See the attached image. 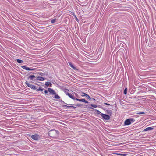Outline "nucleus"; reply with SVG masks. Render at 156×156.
I'll list each match as a JSON object with an SVG mask.
<instances>
[{"mask_svg": "<svg viewBox=\"0 0 156 156\" xmlns=\"http://www.w3.org/2000/svg\"><path fill=\"white\" fill-rule=\"evenodd\" d=\"M49 134L50 136L55 137L57 136L58 132L55 130H51L49 132Z\"/></svg>", "mask_w": 156, "mask_h": 156, "instance_id": "obj_1", "label": "nucleus"}, {"mask_svg": "<svg viewBox=\"0 0 156 156\" xmlns=\"http://www.w3.org/2000/svg\"><path fill=\"white\" fill-rule=\"evenodd\" d=\"M134 120L133 118L125 120V124L126 125H128L131 124V122H134Z\"/></svg>", "mask_w": 156, "mask_h": 156, "instance_id": "obj_2", "label": "nucleus"}, {"mask_svg": "<svg viewBox=\"0 0 156 156\" xmlns=\"http://www.w3.org/2000/svg\"><path fill=\"white\" fill-rule=\"evenodd\" d=\"M25 83L29 87L31 88L32 89H36L37 88H36V86L32 85L31 84H30V83H29L28 82L26 81Z\"/></svg>", "mask_w": 156, "mask_h": 156, "instance_id": "obj_3", "label": "nucleus"}, {"mask_svg": "<svg viewBox=\"0 0 156 156\" xmlns=\"http://www.w3.org/2000/svg\"><path fill=\"white\" fill-rule=\"evenodd\" d=\"M101 117L105 120H108L110 119V117L109 115L103 113H101Z\"/></svg>", "mask_w": 156, "mask_h": 156, "instance_id": "obj_4", "label": "nucleus"}, {"mask_svg": "<svg viewBox=\"0 0 156 156\" xmlns=\"http://www.w3.org/2000/svg\"><path fill=\"white\" fill-rule=\"evenodd\" d=\"M21 67L23 69L27 70L33 71L34 70V69L33 68H30L24 66H21Z\"/></svg>", "mask_w": 156, "mask_h": 156, "instance_id": "obj_5", "label": "nucleus"}, {"mask_svg": "<svg viewBox=\"0 0 156 156\" xmlns=\"http://www.w3.org/2000/svg\"><path fill=\"white\" fill-rule=\"evenodd\" d=\"M31 137L34 140H37L39 138V136L35 134L34 135H32L31 136Z\"/></svg>", "mask_w": 156, "mask_h": 156, "instance_id": "obj_6", "label": "nucleus"}, {"mask_svg": "<svg viewBox=\"0 0 156 156\" xmlns=\"http://www.w3.org/2000/svg\"><path fill=\"white\" fill-rule=\"evenodd\" d=\"M48 91L52 94H55L56 93L51 88H48Z\"/></svg>", "mask_w": 156, "mask_h": 156, "instance_id": "obj_7", "label": "nucleus"}, {"mask_svg": "<svg viewBox=\"0 0 156 156\" xmlns=\"http://www.w3.org/2000/svg\"><path fill=\"white\" fill-rule=\"evenodd\" d=\"M75 100H76L78 101H80V102H84L85 103H88V102L87 101L85 100L84 99H78L76 98Z\"/></svg>", "mask_w": 156, "mask_h": 156, "instance_id": "obj_8", "label": "nucleus"}, {"mask_svg": "<svg viewBox=\"0 0 156 156\" xmlns=\"http://www.w3.org/2000/svg\"><path fill=\"white\" fill-rule=\"evenodd\" d=\"M37 79L38 80L42 81L44 80V78L42 77L39 76L37 78Z\"/></svg>", "mask_w": 156, "mask_h": 156, "instance_id": "obj_9", "label": "nucleus"}, {"mask_svg": "<svg viewBox=\"0 0 156 156\" xmlns=\"http://www.w3.org/2000/svg\"><path fill=\"white\" fill-rule=\"evenodd\" d=\"M153 129V128L151 127H149L148 128H147L144 129V131H146L149 130H152Z\"/></svg>", "mask_w": 156, "mask_h": 156, "instance_id": "obj_10", "label": "nucleus"}, {"mask_svg": "<svg viewBox=\"0 0 156 156\" xmlns=\"http://www.w3.org/2000/svg\"><path fill=\"white\" fill-rule=\"evenodd\" d=\"M68 95L70 98H71L72 99H73V100H75L76 99V98H75L74 97H73L72 94H70V93H69Z\"/></svg>", "mask_w": 156, "mask_h": 156, "instance_id": "obj_11", "label": "nucleus"}, {"mask_svg": "<svg viewBox=\"0 0 156 156\" xmlns=\"http://www.w3.org/2000/svg\"><path fill=\"white\" fill-rule=\"evenodd\" d=\"M50 85V87H51V85H52V84L51 83L49 82H46L45 83V85L47 86V87H48L49 85Z\"/></svg>", "mask_w": 156, "mask_h": 156, "instance_id": "obj_12", "label": "nucleus"}, {"mask_svg": "<svg viewBox=\"0 0 156 156\" xmlns=\"http://www.w3.org/2000/svg\"><path fill=\"white\" fill-rule=\"evenodd\" d=\"M69 64L70 66L73 69H76V68L72 64V63L71 62H69Z\"/></svg>", "mask_w": 156, "mask_h": 156, "instance_id": "obj_13", "label": "nucleus"}, {"mask_svg": "<svg viewBox=\"0 0 156 156\" xmlns=\"http://www.w3.org/2000/svg\"><path fill=\"white\" fill-rule=\"evenodd\" d=\"M35 77V76L34 75H30L28 77V78H30L31 80H33V78Z\"/></svg>", "mask_w": 156, "mask_h": 156, "instance_id": "obj_14", "label": "nucleus"}, {"mask_svg": "<svg viewBox=\"0 0 156 156\" xmlns=\"http://www.w3.org/2000/svg\"><path fill=\"white\" fill-rule=\"evenodd\" d=\"M17 62L19 63H22L23 62V60L19 59H17Z\"/></svg>", "mask_w": 156, "mask_h": 156, "instance_id": "obj_15", "label": "nucleus"}, {"mask_svg": "<svg viewBox=\"0 0 156 156\" xmlns=\"http://www.w3.org/2000/svg\"><path fill=\"white\" fill-rule=\"evenodd\" d=\"M68 91H69V90L67 89H65L64 90L65 93L67 95H68L69 93L68 92Z\"/></svg>", "mask_w": 156, "mask_h": 156, "instance_id": "obj_16", "label": "nucleus"}, {"mask_svg": "<svg viewBox=\"0 0 156 156\" xmlns=\"http://www.w3.org/2000/svg\"><path fill=\"white\" fill-rule=\"evenodd\" d=\"M56 19H54L51 21V23H53L56 22Z\"/></svg>", "mask_w": 156, "mask_h": 156, "instance_id": "obj_17", "label": "nucleus"}, {"mask_svg": "<svg viewBox=\"0 0 156 156\" xmlns=\"http://www.w3.org/2000/svg\"><path fill=\"white\" fill-rule=\"evenodd\" d=\"M127 88H126L124 90V94H126L127 93Z\"/></svg>", "mask_w": 156, "mask_h": 156, "instance_id": "obj_18", "label": "nucleus"}, {"mask_svg": "<svg viewBox=\"0 0 156 156\" xmlns=\"http://www.w3.org/2000/svg\"><path fill=\"white\" fill-rule=\"evenodd\" d=\"M91 106L94 108H96L97 107V105L95 104H91Z\"/></svg>", "mask_w": 156, "mask_h": 156, "instance_id": "obj_19", "label": "nucleus"}, {"mask_svg": "<svg viewBox=\"0 0 156 156\" xmlns=\"http://www.w3.org/2000/svg\"><path fill=\"white\" fill-rule=\"evenodd\" d=\"M55 98L56 99H59L60 98V97L58 95H56L55 96Z\"/></svg>", "mask_w": 156, "mask_h": 156, "instance_id": "obj_20", "label": "nucleus"}, {"mask_svg": "<svg viewBox=\"0 0 156 156\" xmlns=\"http://www.w3.org/2000/svg\"><path fill=\"white\" fill-rule=\"evenodd\" d=\"M37 91H42L43 90V89L40 88V87H39V88H38V89H37Z\"/></svg>", "mask_w": 156, "mask_h": 156, "instance_id": "obj_21", "label": "nucleus"}, {"mask_svg": "<svg viewBox=\"0 0 156 156\" xmlns=\"http://www.w3.org/2000/svg\"><path fill=\"white\" fill-rule=\"evenodd\" d=\"M87 95V94H86V93H82V95L81 96H86Z\"/></svg>", "mask_w": 156, "mask_h": 156, "instance_id": "obj_22", "label": "nucleus"}, {"mask_svg": "<svg viewBox=\"0 0 156 156\" xmlns=\"http://www.w3.org/2000/svg\"><path fill=\"white\" fill-rule=\"evenodd\" d=\"M87 98L89 99H90L91 98L87 94L86 96Z\"/></svg>", "mask_w": 156, "mask_h": 156, "instance_id": "obj_23", "label": "nucleus"}, {"mask_svg": "<svg viewBox=\"0 0 156 156\" xmlns=\"http://www.w3.org/2000/svg\"><path fill=\"white\" fill-rule=\"evenodd\" d=\"M145 113L144 112H138L136 113L137 114L140 115L142 114H145Z\"/></svg>", "mask_w": 156, "mask_h": 156, "instance_id": "obj_24", "label": "nucleus"}, {"mask_svg": "<svg viewBox=\"0 0 156 156\" xmlns=\"http://www.w3.org/2000/svg\"><path fill=\"white\" fill-rule=\"evenodd\" d=\"M128 155V154H122L121 155L126 156H127Z\"/></svg>", "mask_w": 156, "mask_h": 156, "instance_id": "obj_25", "label": "nucleus"}, {"mask_svg": "<svg viewBox=\"0 0 156 156\" xmlns=\"http://www.w3.org/2000/svg\"><path fill=\"white\" fill-rule=\"evenodd\" d=\"M40 75H41V76H44V74L43 73H40Z\"/></svg>", "mask_w": 156, "mask_h": 156, "instance_id": "obj_26", "label": "nucleus"}, {"mask_svg": "<svg viewBox=\"0 0 156 156\" xmlns=\"http://www.w3.org/2000/svg\"><path fill=\"white\" fill-rule=\"evenodd\" d=\"M44 93H45V94H47L48 93V91L47 90H45L44 91Z\"/></svg>", "mask_w": 156, "mask_h": 156, "instance_id": "obj_27", "label": "nucleus"}, {"mask_svg": "<svg viewBox=\"0 0 156 156\" xmlns=\"http://www.w3.org/2000/svg\"><path fill=\"white\" fill-rule=\"evenodd\" d=\"M117 154L118 155H121L122 154L120 153H119L117 154Z\"/></svg>", "mask_w": 156, "mask_h": 156, "instance_id": "obj_28", "label": "nucleus"}, {"mask_svg": "<svg viewBox=\"0 0 156 156\" xmlns=\"http://www.w3.org/2000/svg\"><path fill=\"white\" fill-rule=\"evenodd\" d=\"M104 104H105V105H110L109 104H108V103H104Z\"/></svg>", "mask_w": 156, "mask_h": 156, "instance_id": "obj_29", "label": "nucleus"}, {"mask_svg": "<svg viewBox=\"0 0 156 156\" xmlns=\"http://www.w3.org/2000/svg\"><path fill=\"white\" fill-rule=\"evenodd\" d=\"M75 17V18H76V20L77 21H78V20L77 18L76 17V16Z\"/></svg>", "mask_w": 156, "mask_h": 156, "instance_id": "obj_30", "label": "nucleus"}, {"mask_svg": "<svg viewBox=\"0 0 156 156\" xmlns=\"http://www.w3.org/2000/svg\"><path fill=\"white\" fill-rule=\"evenodd\" d=\"M66 106V107H73V106H69V107L68 106H66H66Z\"/></svg>", "mask_w": 156, "mask_h": 156, "instance_id": "obj_31", "label": "nucleus"}, {"mask_svg": "<svg viewBox=\"0 0 156 156\" xmlns=\"http://www.w3.org/2000/svg\"><path fill=\"white\" fill-rule=\"evenodd\" d=\"M98 114H99V113H101L100 112V111H98Z\"/></svg>", "mask_w": 156, "mask_h": 156, "instance_id": "obj_32", "label": "nucleus"}, {"mask_svg": "<svg viewBox=\"0 0 156 156\" xmlns=\"http://www.w3.org/2000/svg\"><path fill=\"white\" fill-rule=\"evenodd\" d=\"M92 99H93V100H95V99H94V98H93Z\"/></svg>", "mask_w": 156, "mask_h": 156, "instance_id": "obj_33", "label": "nucleus"}]
</instances>
